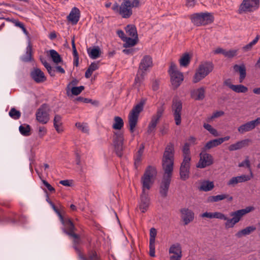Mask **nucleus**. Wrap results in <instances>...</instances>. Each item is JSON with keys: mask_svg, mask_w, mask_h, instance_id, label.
I'll return each mask as SVG.
<instances>
[{"mask_svg": "<svg viewBox=\"0 0 260 260\" xmlns=\"http://www.w3.org/2000/svg\"><path fill=\"white\" fill-rule=\"evenodd\" d=\"M198 0H186V5L188 7H193Z\"/></svg>", "mask_w": 260, "mask_h": 260, "instance_id": "61", "label": "nucleus"}, {"mask_svg": "<svg viewBox=\"0 0 260 260\" xmlns=\"http://www.w3.org/2000/svg\"><path fill=\"white\" fill-rule=\"evenodd\" d=\"M237 51L236 50H228V53L226 54V57L232 58L237 54Z\"/></svg>", "mask_w": 260, "mask_h": 260, "instance_id": "60", "label": "nucleus"}, {"mask_svg": "<svg viewBox=\"0 0 260 260\" xmlns=\"http://www.w3.org/2000/svg\"><path fill=\"white\" fill-rule=\"evenodd\" d=\"M190 161L189 158H185L183 160L180 168L179 174L180 179L185 181L189 177Z\"/></svg>", "mask_w": 260, "mask_h": 260, "instance_id": "15", "label": "nucleus"}, {"mask_svg": "<svg viewBox=\"0 0 260 260\" xmlns=\"http://www.w3.org/2000/svg\"><path fill=\"white\" fill-rule=\"evenodd\" d=\"M21 60L25 62H27L32 60V49L30 41L28 42V45L26 48L25 53L21 56Z\"/></svg>", "mask_w": 260, "mask_h": 260, "instance_id": "25", "label": "nucleus"}, {"mask_svg": "<svg viewBox=\"0 0 260 260\" xmlns=\"http://www.w3.org/2000/svg\"><path fill=\"white\" fill-rule=\"evenodd\" d=\"M191 21L197 26L205 25L213 22V18L211 13H196L191 16Z\"/></svg>", "mask_w": 260, "mask_h": 260, "instance_id": "7", "label": "nucleus"}, {"mask_svg": "<svg viewBox=\"0 0 260 260\" xmlns=\"http://www.w3.org/2000/svg\"><path fill=\"white\" fill-rule=\"evenodd\" d=\"M142 155L137 153L135 156V165L137 168V164H139L142 159Z\"/></svg>", "mask_w": 260, "mask_h": 260, "instance_id": "62", "label": "nucleus"}, {"mask_svg": "<svg viewBox=\"0 0 260 260\" xmlns=\"http://www.w3.org/2000/svg\"><path fill=\"white\" fill-rule=\"evenodd\" d=\"M138 39H136L135 38H131L129 37H126L123 41V42H125L124 44V47H130L134 46L137 44Z\"/></svg>", "mask_w": 260, "mask_h": 260, "instance_id": "41", "label": "nucleus"}, {"mask_svg": "<svg viewBox=\"0 0 260 260\" xmlns=\"http://www.w3.org/2000/svg\"><path fill=\"white\" fill-rule=\"evenodd\" d=\"M50 111L49 106L47 104H43L36 112V119L41 123H47L50 119Z\"/></svg>", "mask_w": 260, "mask_h": 260, "instance_id": "10", "label": "nucleus"}, {"mask_svg": "<svg viewBox=\"0 0 260 260\" xmlns=\"http://www.w3.org/2000/svg\"><path fill=\"white\" fill-rule=\"evenodd\" d=\"M214 187V183L212 181L209 180H204L201 183L199 187L200 190L204 191H208L211 190Z\"/></svg>", "mask_w": 260, "mask_h": 260, "instance_id": "31", "label": "nucleus"}, {"mask_svg": "<svg viewBox=\"0 0 260 260\" xmlns=\"http://www.w3.org/2000/svg\"><path fill=\"white\" fill-rule=\"evenodd\" d=\"M213 69V66L211 62H206L201 64L196 70L193 78V82H199L212 72Z\"/></svg>", "mask_w": 260, "mask_h": 260, "instance_id": "6", "label": "nucleus"}, {"mask_svg": "<svg viewBox=\"0 0 260 260\" xmlns=\"http://www.w3.org/2000/svg\"><path fill=\"white\" fill-rule=\"evenodd\" d=\"M124 125V122L122 119L119 116H115L114 118V123L112 128L114 129L120 130Z\"/></svg>", "mask_w": 260, "mask_h": 260, "instance_id": "36", "label": "nucleus"}, {"mask_svg": "<svg viewBox=\"0 0 260 260\" xmlns=\"http://www.w3.org/2000/svg\"><path fill=\"white\" fill-rule=\"evenodd\" d=\"M152 58L149 55H145L141 60L139 64V70L146 73V72L152 67Z\"/></svg>", "mask_w": 260, "mask_h": 260, "instance_id": "22", "label": "nucleus"}, {"mask_svg": "<svg viewBox=\"0 0 260 260\" xmlns=\"http://www.w3.org/2000/svg\"><path fill=\"white\" fill-rule=\"evenodd\" d=\"M174 155V145L170 143L165 149L162 160L164 174L159 183V192L162 198H166L167 196L170 187L173 171Z\"/></svg>", "mask_w": 260, "mask_h": 260, "instance_id": "1", "label": "nucleus"}, {"mask_svg": "<svg viewBox=\"0 0 260 260\" xmlns=\"http://www.w3.org/2000/svg\"><path fill=\"white\" fill-rule=\"evenodd\" d=\"M80 12L78 8L74 7L72 9L69 15L67 17L68 20L73 24H76L79 20Z\"/></svg>", "mask_w": 260, "mask_h": 260, "instance_id": "23", "label": "nucleus"}, {"mask_svg": "<svg viewBox=\"0 0 260 260\" xmlns=\"http://www.w3.org/2000/svg\"><path fill=\"white\" fill-rule=\"evenodd\" d=\"M259 7L258 0H243L241 4L239 13L252 12L256 10Z\"/></svg>", "mask_w": 260, "mask_h": 260, "instance_id": "13", "label": "nucleus"}, {"mask_svg": "<svg viewBox=\"0 0 260 260\" xmlns=\"http://www.w3.org/2000/svg\"><path fill=\"white\" fill-rule=\"evenodd\" d=\"M255 209L253 206H248L244 209L238 210L230 213L232 218H229L226 215L220 212H215L214 218L219 219L226 221L224 223L225 227L226 229L233 228L235 225L239 222L242 217Z\"/></svg>", "mask_w": 260, "mask_h": 260, "instance_id": "2", "label": "nucleus"}, {"mask_svg": "<svg viewBox=\"0 0 260 260\" xmlns=\"http://www.w3.org/2000/svg\"><path fill=\"white\" fill-rule=\"evenodd\" d=\"M169 72L172 85L174 88H177L183 80V74L178 71L176 66L173 63L171 64Z\"/></svg>", "mask_w": 260, "mask_h": 260, "instance_id": "8", "label": "nucleus"}, {"mask_svg": "<svg viewBox=\"0 0 260 260\" xmlns=\"http://www.w3.org/2000/svg\"><path fill=\"white\" fill-rule=\"evenodd\" d=\"M125 30L127 35L138 39L136 26L133 24H128L125 27Z\"/></svg>", "mask_w": 260, "mask_h": 260, "instance_id": "32", "label": "nucleus"}, {"mask_svg": "<svg viewBox=\"0 0 260 260\" xmlns=\"http://www.w3.org/2000/svg\"><path fill=\"white\" fill-rule=\"evenodd\" d=\"M9 115L12 118L17 120L21 116V112L17 110L15 108H12L9 111Z\"/></svg>", "mask_w": 260, "mask_h": 260, "instance_id": "44", "label": "nucleus"}, {"mask_svg": "<svg viewBox=\"0 0 260 260\" xmlns=\"http://www.w3.org/2000/svg\"><path fill=\"white\" fill-rule=\"evenodd\" d=\"M234 69L236 72L239 73V81L240 83L242 82L246 75L245 66L244 64H235L234 66Z\"/></svg>", "mask_w": 260, "mask_h": 260, "instance_id": "29", "label": "nucleus"}, {"mask_svg": "<svg viewBox=\"0 0 260 260\" xmlns=\"http://www.w3.org/2000/svg\"><path fill=\"white\" fill-rule=\"evenodd\" d=\"M42 184L44 186L46 187V188L49 190L50 192L55 191V189L53 187H52L47 181L42 179Z\"/></svg>", "mask_w": 260, "mask_h": 260, "instance_id": "54", "label": "nucleus"}, {"mask_svg": "<svg viewBox=\"0 0 260 260\" xmlns=\"http://www.w3.org/2000/svg\"><path fill=\"white\" fill-rule=\"evenodd\" d=\"M213 162V156L210 154L207 153L206 151L202 149L200 154V159L197 164V167L203 169L212 165Z\"/></svg>", "mask_w": 260, "mask_h": 260, "instance_id": "12", "label": "nucleus"}, {"mask_svg": "<svg viewBox=\"0 0 260 260\" xmlns=\"http://www.w3.org/2000/svg\"><path fill=\"white\" fill-rule=\"evenodd\" d=\"M190 60V57L188 53H185L180 59L179 62L181 66H187Z\"/></svg>", "mask_w": 260, "mask_h": 260, "instance_id": "42", "label": "nucleus"}, {"mask_svg": "<svg viewBox=\"0 0 260 260\" xmlns=\"http://www.w3.org/2000/svg\"><path fill=\"white\" fill-rule=\"evenodd\" d=\"M181 218L185 225L188 224L191 222L194 217V214L193 211L188 208H182L180 210Z\"/></svg>", "mask_w": 260, "mask_h": 260, "instance_id": "20", "label": "nucleus"}, {"mask_svg": "<svg viewBox=\"0 0 260 260\" xmlns=\"http://www.w3.org/2000/svg\"><path fill=\"white\" fill-rule=\"evenodd\" d=\"M149 255L151 257H154L155 255V243H149Z\"/></svg>", "mask_w": 260, "mask_h": 260, "instance_id": "57", "label": "nucleus"}, {"mask_svg": "<svg viewBox=\"0 0 260 260\" xmlns=\"http://www.w3.org/2000/svg\"><path fill=\"white\" fill-rule=\"evenodd\" d=\"M157 171L154 166H148L141 178L142 192H148L153 186L157 176Z\"/></svg>", "mask_w": 260, "mask_h": 260, "instance_id": "3", "label": "nucleus"}, {"mask_svg": "<svg viewBox=\"0 0 260 260\" xmlns=\"http://www.w3.org/2000/svg\"><path fill=\"white\" fill-rule=\"evenodd\" d=\"M220 145H221V144L218 138L213 139L207 142L205 146L203 147L202 149L207 151L213 148L216 147Z\"/></svg>", "mask_w": 260, "mask_h": 260, "instance_id": "34", "label": "nucleus"}, {"mask_svg": "<svg viewBox=\"0 0 260 260\" xmlns=\"http://www.w3.org/2000/svg\"><path fill=\"white\" fill-rule=\"evenodd\" d=\"M233 197L228 194H221L216 196H209L207 199L208 202L213 203L217 202L224 199H227L228 201L231 202L233 200Z\"/></svg>", "mask_w": 260, "mask_h": 260, "instance_id": "26", "label": "nucleus"}, {"mask_svg": "<svg viewBox=\"0 0 260 260\" xmlns=\"http://www.w3.org/2000/svg\"><path fill=\"white\" fill-rule=\"evenodd\" d=\"M150 199L148 192H142L138 204V208L142 213L146 212L150 206Z\"/></svg>", "mask_w": 260, "mask_h": 260, "instance_id": "16", "label": "nucleus"}, {"mask_svg": "<svg viewBox=\"0 0 260 260\" xmlns=\"http://www.w3.org/2000/svg\"><path fill=\"white\" fill-rule=\"evenodd\" d=\"M30 75L31 78L38 83L44 82L46 80L44 73L39 68H34L31 71Z\"/></svg>", "mask_w": 260, "mask_h": 260, "instance_id": "21", "label": "nucleus"}, {"mask_svg": "<svg viewBox=\"0 0 260 260\" xmlns=\"http://www.w3.org/2000/svg\"><path fill=\"white\" fill-rule=\"evenodd\" d=\"M182 108V106L181 101L177 99L173 100L172 110L175 123L177 125H180L181 122V114Z\"/></svg>", "mask_w": 260, "mask_h": 260, "instance_id": "14", "label": "nucleus"}, {"mask_svg": "<svg viewBox=\"0 0 260 260\" xmlns=\"http://www.w3.org/2000/svg\"><path fill=\"white\" fill-rule=\"evenodd\" d=\"M117 34L118 36L123 40V41L124 40H125V38L127 37L125 36L124 31L122 30H117Z\"/></svg>", "mask_w": 260, "mask_h": 260, "instance_id": "64", "label": "nucleus"}, {"mask_svg": "<svg viewBox=\"0 0 260 260\" xmlns=\"http://www.w3.org/2000/svg\"><path fill=\"white\" fill-rule=\"evenodd\" d=\"M99 67V62H94L91 63V64L89 66L88 69H89L90 71L93 72V71L98 69Z\"/></svg>", "mask_w": 260, "mask_h": 260, "instance_id": "59", "label": "nucleus"}, {"mask_svg": "<svg viewBox=\"0 0 260 260\" xmlns=\"http://www.w3.org/2000/svg\"><path fill=\"white\" fill-rule=\"evenodd\" d=\"M89 56L93 59L98 58L100 56L101 51L99 47H94L87 49Z\"/></svg>", "mask_w": 260, "mask_h": 260, "instance_id": "33", "label": "nucleus"}, {"mask_svg": "<svg viewBox=\"0 0 260 260\" xmlns=\"http://www.w3.org/2000/svg\"><path fill=\"white\" fill-rule=\"evenodd\" d=\"M59 219L64 226V228L62 229V230L64 232V230L67 232H74L75 228L71 219H64L62 216V219L59 217Z\"/></svg>", "mask_w": 260, "mask_h": 260, "instance_id": "27", "label": "nucleus"}, {"mask_svg": "<svg viewBox=\"0 0 260 260\" xmlns=\"http://www.w3.org/2000/svg\"><path fill=\"white\" fill-rule=\"evenodd\" d=\"M62 117L59 115H55L53 120L54 125H62Z\"/></svg>", "mask_w": 260, "mask_h": 260, "instance_id": "55", "label": "nucleus"}, {"mask_svg": "<svg viewBox=\"0 0 260 260\" xmlns=\"http://www.w3.org/2000/svg\"><path fill=\"white\" fill-rule=\"evenodd\" d=\"M223 84L224 85L228 86L229 88H230L232 90L233 89V86H235V85H233L232 84L231 80L229 79L225 80L224 81Z\"/></svg>", "mask_w": 260, "mask_h": 260, "instance_id": "63", "label": "nucleus"}, {"mask_svg": "<svg viewBox=\"0 0 260 260\" xmlns=\"http://www.w3.org/2000/svg\"><path fill=\"white\" fill-rule=\"evenodd\" d=\"M253 177L252 171L250 170V175H242L232 178L227 183L229 186H234L238 183H241L250 180Z\"/></svg>", "mask_w": 260, "mask_h": 260, "instance_id": "19", "label": "nucleus"}, {"mask_svg": "<svg viewBox=\"0 0 260 260\" xmlns=\"http://www.w3.org/2000/svg\"><path fill=\"white\" fill-rule=\"evenodd\" d=\"M130 4L131 1H128L122 2L120 5L115 3L113 5L112 9L115 13L118 14L122 18H129L133 14V8Z\"/></svg>", "mask_w": 260, "mask_h": 260, "instance_id": "4", "label": "nucleus"}, {"mask_svg": "<svg viewBox=\"0 0 260 260\" xmlns=\"http://www.w3.org/2000/svg\"><path fill=\"white\" fill-rule=\"evenodd\" d=\"M157 234L156 230L152 228L150 230V238H149V243H155V237Z\"/></svg>", "mask_w": 260, "mask_h": 260, "instance_id": "47", "label": "nucleus"}, {"mask_svg": "<svg viewBox=\"0 0 260 260\" xmlns=\"http://www.w3.org/2000/svg\"><path fill=\"white\" fill-rule=\"evenodd\" d=\"M76 126L83 133H87L88 131V127L86 123L77 122Z\"/></svg>", "mask_w": 260, "mask_h": 260, "instance_id": "48", "label": "nucleus"}, {"mask_svg": "<svg viewBox=\"0 0 260 260\" xmlns=\"http://www.w3.org/2000/svg\"><path fill=\"white\" fill-rule=\"evenodd\" d=\"M46 201L51 206V207L53 209V210L56 213V214H57L58 217H60L62 219V215L61 214L59 211L56 208L55 205L52 203V202H51L48 198H47V199H46Z\"/></svg>", "mask_w": 260, "mask_h": 260, "instance_id": "53", "label": "nucleus"}, {"mask_svg": "<svg viewBox=\"0 0 260 260\" xmlns=\"http://www.w3.org/2000/svg\"><path fill=\"white\" fill-rule=\"evenodd\" d=\"M233 87V90L237 93H245L248 91L247 87L242 84L235 85Z\"/></svg>", "mask_w": 260, "mask_h": 260, "instance_id": "46", "label": "nucleus"}, {"mask_svg": "<svg viewBox=\"0 0 260 260\" xmlns=\"http://www.w3.org/2000/svg\"><path fill=\"white\" fill-rule=\"evenodd\" d=\"M143 102H140L133 107L129 113L128 119L129 126V131L131 133H133L135 128L137 124L138 117L140 113L143 109Z\"/></svg>", "mask_w": 260, "mask_h": 260, "instance_id": "5", "label": "nucleus"}, {"mask_svg": "<svg viewBox=\"0 0 260 260\" xmlns=\"http://www.w3.org/2000/svg\"><path fill=\"white\" fill-rule=\"evenodd\" d=\"M64 233L70 236L74 239V248L76 250L78 251L79 249L76 245H78L81 243V239L78 235L75 234L74 232H67L64 230Z\"/></svg>", "mask_w": 260, "mask_h": 260, "instance_id": "38", "label": "nucleus"}, {"mask_svg": "<svg viewBox=\"0 0 260 260\" xmlns=\"http://www.w3.org/2000/svg\"><path fill=\"white\" fill-rule=\"evenodd\" d=\"M260 123V117L257 118L254 120L246 122L240 126L238 131L240 134H244L245 132H249L254 129L256 125Z\"/></svg>", "mask_w": 260, "mask_h": 260, "instance_id": "17", "label": "nucleus"}, {"mask_svg": "<svg viewBox=\"0 0 260 260\" xmlns=\"http://www.w3.org/2000/svg\"><path fill=\"white\" fill-rule=\"evenodd\" d=\"M47 133V129L44 126H40L39 127V137L42 138Z\"/></svg>", "mask_w": 260, "mask_h": 260, "instance_id": "58", "label": "nucleus"}, {"mask_svg": "<svg viewBox=\"0 0 260 260\" xmlns=\"http://www.w3.org/2000/svg\"><path fill=\"white\" fill-rule=\"evenodd\" d=\"M183 153V159L185 160V158H188L189 159V161L191 160V157L190 156V149H189V144L187 143H185L183 149H182Z\"/></svg>", "mask_w": 260, "mask_h": 260, "instance_id": "43", "label": "nucleus"}, {"mask_svg": "<svg viewBox=\"0 0 260 260\" xmlns=\"http://www.w3.org/2000/svg\"><path fill=\"white\" fill-rule=\"evenodd\" d=\"M165 108L163 106L157 108L156 114L152 116L150 122L148 124L147 131L148 134H151L155 132L157 124L162 117Z\"/></svg>", "mask_w": 260, "mask_h": 260, "instance_id": "9", "label": "nucleus"}, {"mask_svg": "<svg viewBox=\"0 0 260 260\" xmlns=\"http://www.w3.org/2000/svg\"><path fill=\"white\" fill-rule=\"evenodd\" d=\"M124 137L123 133L116 132L114 133L113 144L115 152L117 156L121 157L123 155Z\"/></svg>", "mask_w": 260, "mask_h": 260, "instance_id": "11", "label": "nucleus"}, {"mask_svg": "<svg viewBox=\"0 0 260 260\" xmlns=\"http://www.w3.org/2000/svg\"><path fill=\"white\" fill-rule=\"evenodd\" d=\"M144 0H131V6L132 8H138L144 3Z\"/></svg>", "mask_w": 260, "mask_h": 260, "instance_id": "50", "label": "nucleus"}, {"mask_svg": "<svg viewBox=\"0 0 260 260\" xmlns=\"http://www.w3.org/2000/svg\"><path fill=\"white\" fill-rule=\"evenodd\" d=\"M49 54L53 61L57 64L62 61V59L58 53L55 50L51 49L49 51Z\"/></svg>", "mask_w": 260, "mask_h": 260, "instance_id": "37", "label": "nucleus"}, {"mask_svg": "<svg viewBox=\"0 0 260 260\" xmlns=\"http://www.w3.org/2000/svg\"><path fill=\"white\" fill-rule=\"evenodd\" d=\"M169 253L174 254L170 256V260H180L182 257L181 247L180 244L175 243L169 248Z\"/></svg>", "mask_w": 260, "mask_h": 260, "instance_id": "18", "label": "nucleus"}, {"mask_svg": "<svg viewBox=\"0 0 260 260\" xmlns=\"http://www.w3.org/2000/svg\"><path fill=\"white\" fill-rule=\"evenodd\" d=\"M249 142V139H245L238 141L235 144L231 145L229 147V149L230 151H235L240 149L244 147L247 146Z\"/></svg>", "mask_w": 260, "mask_h": 260, "instance_id": "28", "label": "nucleus"}, {"mask_svg": "<svg viewBox=\"0 0 260 260\" xmlns=\"http://www.w3.org/2000/svg\"><path fill=\"white\" fill-rule=\"evenodd\" d=\"M214 212H205L202 214L200 216L202 218H207L209 219L214 218Z\"/></svg>", "mask_w": 260, "mask_h": 260, "instance_id": "56", "label": "nucleus"}, {"mask_svg": "<svg viewBox=\"0 0 260 260\" xmlns=\"http://www.w3.org/2000/svg\"><path fill=\"white\" fill-rule=\"evenodd\" d=\"M146 75V73L140 71L138 70L137 74L135 79V84L137 87L138 88L142 84L144 79V77Z\"/></svg>", "mask_w": 260, "mask_h": 260, "instance_id": "35", "label": "nucleus"}, {"mask_svg": "<svg viewBox=\"0 0 260 260\" xmlns=\"http://www.w3.org/2000/svg\"><path fill=\"white\" fill-rule=\"evenodd\" d=\"M19 130L21 134L24 136H29L30 135V126L28 124L21 125Z\"/></svg>", "mask_w": 260, "mask_h": 260, "instance_id": "40", "label": "nucleus"}, {"mask_svg": "<svg viewBox=\"0 0 260 260\" xmlns=\"http://www.w3.org/2000/svg\"><path fill=\"white\" fill-rule=\"evenodd\" d=\"M224 114V112L223 111H216V112L214 113L210 117H209L207 120L208 122H210L212 119L219 117Z\"/></svg>", "mask_w": 260, "mask_h": 260, "instance_id": "52", "label": "nucleus"}, {"mask_svg": "<svg viewBox=\"0 0 260 260\" xmlns=\"http://www.w3.org/2000/svg\"><path fill=\"white\" fill-rule=\"evenodd\" d=\"M259 39V36L257 35L256 37L255 38V39L251 42H250L249 43L247 44L246 45L243 46L242 48V50L244 52H247L249 51H250L253 46L255 45L258 42V41Z\"/></svg>", "mask_w": 260, "mask_h": 260, "instance_id": "39", "label": "nucleus"}, {"mask_svg": "<svg viewBox=\"0 0 260 260\" xmlns=\"http://www.w3.org/2000/svg\"><path fill=\"white\" fill-rule=\"evenodd\" d=\"M238 166L239 167H246L248 168L249 170H251L250 169V163L248 157H246L244 161L239 164Z\"/></svg>", "mask_w": 260, "mask_h": 260, "instance_id": "51", "label": "nucleus"}, {"mask_svg": "<svg viewBox=\"0 0 260 260\" xmlns=\"http://www.w3.org/2000/svg\"><path fill=\"white\" fill-rule=\"evenodd\" d=\"M84 89V86H80L79 87H73L70 88L72 94L77 95L79 94Z\"/></svg>", "mask_w": 260, "mask_h": 260, "instance_id": "49", "label": "nucleus"}, {"mask_svg": "<svg viewBox=\"0 0 260 260\" xmlns=\"http://www.w3.org/2000/svg\"><path fill=\"white\" fill-rule=\"evenodd\" d=\"M191 97L198 101L202 100L205 98V88L201 87L198 89H195L191 91Z\"/></svg>", "mask_w": 260, "mask_h": 260, "instance_id": "24", "label": "nucleus"}, {"mask_svg": "<svg viewBox=\"0 0 260 260\" xmlns=\"http://www.w3.org/2000/svg\"><path fill=\"white\" fill-rule=\"evenodd\" d=\"M256 230V227L254 226H249L238 232L235 236L237 238H240L243 236L249 235L250 233L254 232Z\"/></svg>", "mask_w": 260, "mask_h": 260, "instance_id": "30", "label": "nucleus"}, {"mask_svg": "<svg viewBox=\"0 0 260 260\" xmlns=\"http://www.w3.org/2000/svg\"><path fill=\"white\" fill-rule=\"evenodd\" d=\"M79 256L82 260H98V255L95 252H91L89 253V256L87 258H86L84 255H82L81 253L79 252Z\"/></svg>", "mask_w": 260, "mask_h": 260, "instance_id": "45", "label": "nucleus"}]
</instances>
